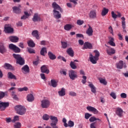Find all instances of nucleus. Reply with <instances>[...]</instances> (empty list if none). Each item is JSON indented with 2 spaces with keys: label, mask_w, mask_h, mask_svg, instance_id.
Segmentation results:
<instances>
[{
  "label": "nucleus",
  "mask_w": 128,
  "mask_h": 128,
  "mask_svg": "<svg viewBox=\"0 0 128 128\" xmlns=\"http://www.w3.org/2000/svg\"><path fill=\"white\" fill-rule=\"evenodd\" d=\"M94 52L95 53V56H92V54H90V62H92L93 64H96L98 60H100V52L98 50H94Z\"/></svg>",
  "instance_id": "f257e3e1"
},
{
  "label": "nucleus",
  "mask_w": 128,
  "mask_h": 128,
  "mask_svg": "<svg viewBox=\"0 0 128 128\" xmlns=\"http://www.w3.org/2000/svg\"><path fill=\"white\" fill-rule=\"evenodd\" d=\"M15 110L16 112V114L20 116H24L26 114V109L25 108L24 106L22 105L16 106L14 107Z\"/></svg>",
  "instance_id": "f03ea898"
},
{
  "label": "nucleus",
  "mask_w": 128,
  "mask_h": 128,
  "mask_svg": "<svg viewBox=\"0 0 128 128\" xmlns=\"http://www.w3.org/2000/svg\"><path fill=\"white\" fill-rule=\"evenodd\" d=\"M12 56L16 60V64L20 66H24V59L22 58V56L18 54H13Z\"/></svg>",
  "instance_id": "7ed1b4c3"
},
{
  "label": "nucleus",
  "mask_w": 128,
  "mask_h": 128,
  "mask_svg": "<svg viewBox=\"0 0 128 128\" xmlns=\"http://www.w3.org/2000/svg\"><path fill=\"white\" fill-rule=\"evenodd\" d=\"M50 106V102L48 99H44L41 101V106L42 108H48Z\"/></svg>",
  "instance_id": "20e7f679"
},
{
  "label": "nucleus",
  "mask_w": 128,
  "mask_h": 128,
  "mask_svg": "<svg viewBox=\"0 0 128 128\" xmlns=\"http://www.w3.org/2000/svg\"><path fill=\"white\" fill-rule=\"evenodd\" d=\"M68 76L70 79L72 80H74L76 78H78V72L74 70H70L68 71Z\"/></svg>",
  "instance_id": "39448f33"
},
{
  "label": "nucleus",
  "mask_w": 128,
  "mask_h": 128,
  "mask_svg": "<svg viewBox=\"0 0 128 128\" xmlns=\"http://www.w3.org/2000/svg\"><path fill=\"white\" fill-rule=\"evenodd\" d=\"M8 48L10 50H12L16 54H18L19 52H20V48L16 46L10 44L8 46Z\"/></svg>",
  "instance_id": "423d86ee"
},
{
  "label": "nucleus",
  "mask_w": 128,
  "mask_h": 128,
  "mask_svg": "<svg viewBox=\"0 0 128 128\" xmlns=\"http://www.w3.org/2000/svg\"><path fill=\"white\" fill-rule=\"evenodd\" d=\"M116 66L117 68L122 70L123 68H126V62H124V61L120 60L118 62L116 63Z\"/></svg>",
  "instance_id": "0eeeda50"
},
{
  "label": "nucleus",
  "mask_w": 128,
  "mask_h": 128,
  "mask_svg": "<svg viewBox=\"0 0 128 128\" xmlns=\"http://www.w3.org/2000/svg\"><path fill=\"white\" fill-rule=\"evenodd\" d=\"M4 32L8 34H12L14 32V28L10 27V25L9 24H6L4 27Z\"/></svg>",
  "instance_id": "6e6552de"
},
{
  "label": "nucleus",
  "mask_w": 128,
  "mask_h": 128,
  "mask_svg": "<svg viewBox=\"0 0 128 128\" xmlns=\"http://www.w3.org/2000/svg\"><path fill=\"white\" fill-rule=\"evenodd\" d=\"M52 8H54L53 10H60V12H64V10H62V8H60V6L56 4V2H54L52 4Z\"/></svg>",
  "instance_id": "1a4fd4ad"
},
{
  "label": "nucleus",
  "mask_w": 128,
  "mask_h": 128,
  "mask_svg": "<svg viewBox=\"0 0 128 128\" xmlns=\"http://www.w3.org/2000/svg\"><path fill=\"white\" fill-rule=\"evenodd\" d=\"M41 72L43 74H50V70H48V66L46 65H43L40 68Z\"/></svg>",
  "instance_id": "9d476101"
},
{
  "label": "nucleus",
  "mask_w": 128,
  "mask_h": 128,
  "mask_svg": "<svg viewBox=\"0 0 128 128\" xmlns=\"http://www.w3.org/2000/svg\"><path fill=\"white\" fill-rule=\"evenodd\" d=\"M10 106V102H2L0 101V108H2L1 110H4L6 108H8Z\"/></svg>",
  "instance_id": "9b49d317"
},
{
  "label": "nucleus",
  "mask_w": 128,
  "mask_h": 128,
  "mask_svg": "<svg viewBox=\"0 0 128 128\" xmlns=\"http://www.w3.org/2000/svg\"><path fill=\"white\" fill-rule=\"evenodd\" d=\"M86 110H88V112H93L94 114H98V110L94 108V107L88 106L86 107Z\"/></svg>",
  "instance_id": "f8f14e48"
},
{
  "label": "nucleus",
  "mask_w": 128,
  "mask_h": 128,
  "mask_svg": "<svg viewBox=\"0 0 128 128\" xmlns=\"http://www.w3.org/2000/svg\"><path fill=\"white\" fill-rule=\"evenodd\" d=\"M21 70L23 74H28L30 72V67L28 65H24L22 68Z\"/></svg>",
  "instance_id": "ddd939ff"
},
{
  "label": "nucleus",
  "mask_w": 128,
  "mask_h": 128,
  "mask_svg": "<svg viewBox=\"0 0 128 128\" xmlns=\"http://www.w3.org/2000/svg\"><path fill=\"white\" fill-rule=\"evenodd\" d=\"M88 48L92 50V45L88 42H85L84 44L82 50H88Z\"/></svg>",
  "instance_id": "4468645a"
},
{
  "label": "nucleus",
  "mask_w": 128,
  "mask_h": 128,
  "mask_svg": "<svg viewBox=\"0 0 128 128\" xmlns=\"http://www.w3.org/2000/svg\"><path fill=\"white\" fill-rule=\"evenodd\" d=\"M6 52V48L4 46V43H0V53L4 54Z\"/></svg>",
  "instance_id": "2eb2a0df"
},
{
  "label": "nucleus",
  "mask_w": 128,
  "mask_h": 128,
  "mask_svg": "<svg viewBox=\"0 0 128 128\" xmlns=\"http://www.w3.org/2000/svg\"><path fill=\"white\" fill-rule=\"evenodd\" d=\"M53 14L55 18L58 20L62 18V14L60 13V12L56 10H53Z\"/></svg>",
  "instance_id": "dca6fc26"
},
{
  "label": "nucleus",
  "mask_w": 128,
  "mask_h": 128,
  "mask_svg": "<svg viewBox=\"0 0 128 128\" xmlns=\"http://www.w3.org/2000/svg\"><path fill=\"white\" fill-rule=\"evenodd\" d=\"M40 16L38 15V13L34 14L33 18H32V20L34 22H40Z\"/></svg>",
  "instance_id": "f3484780"
},
{
  "label": "nucleus",
  "mask_w": 128,
  "mask_h": 128,
  "mask_svg": "<svg viewBox=\"0 0 128 128\" xmlns=\"http://www.w3.org/2000/svg\"><path fill=\"white\" fill-rule=\"evenodd\" d=\"M66 52L70 56H71V58H74V50H72V48H70L68 49H67Z\"/></svg>",
  "instance_id": "a211bd4d"
},
{
  "label": "nucleus",
  "mask_w": 128,
  "mask_h": 128,
  "mask_svg": "<svg viewBox=\"0 0 128 128\" xmlns=\"http://www.w3.org/2000/svg\"><path fill=\"white\" fill-rule=\"evenodd\" d=\"M94 30H92V28L90 26L88 25V28L86 31V34H88L89 36H92Z\"/></svg>",
  "instance_id": "6ab92c4d"
},
{
  "label": "nucleus",
  "mask_w": 128,
  "mask_h": 128,
  "mask_svg": "<svg viewBox=\"0 0 128 128\" xmlns=\"http://www.w3.org/2000/svg\"><path fill=\"white\" fill-rule=\"evenodd\" d=\"M9 40L12 42H18L20 38L16 36H10L9 37Z\"/></svg>",
  "instance_id": "aec40b11"
},
{
  "label": "nucleus",
  "mask_w": 128,
  "mask_h": 128,
  "mask_svg": "<svg viewBox=\"0 0 128 128\" xmlns=\"http://www.w3.org/2000/svg\"><path fill=\"white\" fill-rule=\"evenodd\" d=\"M50 118L52 122L50 124H58V118L56 116H50Z\"/></svg>",
  "instance_id": "412c9836"
},
{
  "label": "nucleus",
  "mask_w": 128,
  "mask_h": 128,
  "mask_svg": "<svg viewBox=\"0 0 128 128\" xmlns=\"http://www.w3.org/2000/svg\"><path fill=\"white\" fill-rule=\"evenodd\" d=\"M123 112L124 111L122 108H116V114H117V116H119V118H122V116Z\"/></svg>",
  "instance_id": "4be33fe9"
},
{
  "label": "nucleus",
  "mask_w": 128,
  "mask_h": 128,
  "mask_svg": "<svg viewBox=\"0 0 128 128\" xmlns=\"http://www.w3.org/2000/svg\"><path fill=\"white\" fill-rule=\"evenodd\" d=\"M12 11L14 14H20L22 10H20V8L18 6H14L12 8Z\"/></svg>",
  "instance_id": "5701e85b"
},
{
  "label": "nucleus",
  "mask_w": 128,
  "mask_h": 128,
  "mask_svg": "<svg viewBox=\"0 0 128 128\" xmlns=\"http://www.w3.org/2000/svg\"><path fill=\"white\" fill-rule=\"evenodd\" d=\"M32 34L34 38H36V40H40V36L38 35V30H33L32 32Z\"/></svg>",
  "instance_id": "b1692460"
},
{
  "label": "nucleus",
  "mask_w": 128,
  "mask_h": 128,
  "mask_svg": "<svg viewBox=\"0 0 128 128\" xmlns=\"http://www.w3.org/2000/svg\"><path fill=\"white\" fill-rule=\"evenodd\" d=\"M109 38V42H108V44H110V46H116V43H114V38L112 37H108Z\"/></svg>",
  "instance_id": "393cba45"
},
{
  "label": "nucleus",
  "mask_w": 128,
  "mask_h": 128,
  "mask_svg": "<svg viewBox=\"0 0 128 128\" xmlns=\"http://www.w3.org/2000/svg\"><path fill=\"white\" fill-rule=\"evenodd\" d=\"M60 96H66V88H62L60 91L58 92Z\"/></svg>",
  "instance_id": "a878e982"
},
{
  "label": "nucleus",
  "mask_w": 128,
  "mask_h": 128,
  "mask_svg": "<svg viewBox=\"0 0 128 128\" xmlns=\"http://www.w3.org/2000/svg\"><path fill=\"white\" fill-rule=\"evenodd\" d=\"M90 18H96V12L95 10H92L89 14Z\"/></svg>",
  "instance_id": "bb28decb"
},
{
  "label": "nucleus",
  "mask_w": 128,
  "mask_h": 128,
  "mask_svg": "<svg viewBox=\"0 0 128 128\" xmlns=\"http://www.w3.org/2000/svg\"><path fill=\"white\" fill-rule=\"evenodd\" d=\"M8 78L10 80H17L16 76L12 72H8Z\"/></svg>",
  "instance_id": "cd10ccee"
},
{
  "label": "nucleus",
  "mask_w": 128,
  "mask_h": 128,
  "mask_svg": "<svg viewBox=\"0 0 128 128\" xmlns=\"http://www.w3.org/2000/svg\"><path fill=\"white\" fill-rule=\"evenodd\" d=\"M3 68H5L6 70H13L14 68H12V66L8 64V63H5L4 64V66H3Z\"/></svg>",
  "instance_id": "c85d7f7f"
},
{
  "label": "nucleus",
  "mask_w": 128,
  "mask_h": 128,
  "mask_svg": "<svg viewBox=\"0 0 128 128\" xmlns=\"http://www.w3.org/2000/svg\"><path fill=\"white\" fill-rule=\"evenodd\" d=\"M106 52L109 56H112V54H116V50L112 48H110L108 50H106Z\"/></svg>",
  "instance_id": "c756f323"
},
{
  "label": "nucleus",
  "mask_w": 128,
  "mask_h": 128,
  "mask_svg": "<svg viewBox=\"0 0 128 128\" xmlns=\"http://www.w3.org/2000/svg\"><path fill=\"white\" fill-rule=\"evenodd\" d=\"M27 100L30 102H34V97L32 94H29L26 96Z\"/></svg>",
  "instance_id": "7c9ffc66"
},
{
  "label": "nucleus",
  "mask_w": 128,
  "mask_h": 128,
  "mask_svg": "<svg viewBox=\"0 0 128 128\" xmlns=\"http://www.w3.org/2000/svg\"><path fill=\"white\" fill-rule=\"evenodd\" d=\"M48 56H49L50 60H56V55L52 54V52H48Z\"/></svg>",
  "instance_id": "2f4dec72"
},
{
  "label": "nucleus",
  "mask_w": 128,
  "mask_h": 128,
  "mask_svg": "<svg viewBox=\"0 0 128 128\" xmlns=\"http://www.w3.org/2000/svg\"><path fill=\"white\" fill-rule=\"evenodd\" d=\"M72 28H74V26L70 24H66L64 26V30L68 31L70 30Z\"/></svg>",
  "instance_id": "473e14b6"
},
{
  "label": "nucleus",
  "mask_w": 128,
  "mask_h": 128,
  "mask_svg": "<svg viewBox=\"0 0 128 128\" xmlns=\"http://www.w3.org/2000/svg\"><path fill=\"white\" fill-rule=\"evenodd\" d=\"M121 20H122V28L124 30V32H126V18L124 17H122L121 18Z\"/></svg>",
  "instance_id": "72a5a7b5"
},
{
  "label": "nucleus",
  "mask_w": 128,
  "mask_h": 128,
  "mask_svg": "<svg viewBox=\"0 0 128 128\" xmlns=\"http://www.w3.org/2000/svg\"><path fill=\"white\" fill-rule=\"evenodd\" d=\"M40 54L41 56H46L44 54H48V50H46V48L44 47L42 48L40 50Z\"/></svg>",
  "instance_id": "f704fd0d"
},
{
  "label": "nucleus",
  "mask_w": 128,
  "mask_h": 128,
  "mask_svg": "<svg viewBox=\"0 0 128 128\" xmlns=\"http://www.w3.org/2000/svg\"><path fill=\"white\" fill-rule=\"evenodd\" d=\"M88 86H90L91 88V91L93 94H96V88L92 84H89Z\"/></svg>",
  "instance_id": "c9c22d12"
},
{
  "label": "nucleus",
  "mask_w": 128,
  "mask_h": 128,
  "mask_svg": "<svg viewBox=\"0 0 128 128\" xmlns=\"http://www.w3.org/2000/svg\"><path fill=\"white\" fill-rule=\"evenodd\" d=\"M108 12V9L104 8L102 12V16H106Z\"/></svg>",
  "instance_id": "e433bc0d"
},
{
  "label": "nucleus",
  "mask_w": 128,
  "mask_h": 128,
  "mask_svg": "<svg viewBox=\"0 0 128 128\" xmlns=\"http://www.w3.org/2000/svg\"><path fill=\"white\" fill-rule=\"evenodd\" d=\"M51 86L53 88H56V86H58V82H56V80H51Z\"/></svg>",
  "instance_id": "4c0bfd02"
},
{
  "label": "nucleus",
  "mask_w": 128,
  "mask_h": 128,
  "mask_svg": "<svg viewBox=\"0 0 128 128\" xmlns=\"http://www.w3.org/2000/svg\"><path fill=\"white\" fill-rule=\"evenodd\" d=\"M28 46H30V48H34L36 46V44L34 42V41L30 40H29L28 42Z\"/></svg>",
  "instance_id": "58836bf2"
},
{
  "label": "nucleus",
  "mask_w": 128,
  "mask_h": 128,
  "mask_svg": "<svg viewBox=\"0 0 128 128\" xmlns=\"http://www.w3.org/2000/svg\"><path fill=\"white\" fill-rule=\"evenodd\" d=\"M11 94H12V98H14V100H18V96L16 94V92L12 91L11 92Z\"/></svg>",
  "instance_id": "ea45409f"
},
{
  "label": "nucleus",
  "mask_w": 128,
  "mask_h": 128,
  "mask_svg": "<svg viewBox=\"0 0 128 128\" xmlns=\"http://www.w3.org/2000/svg\"><path fill=\"white\" fill-rule=\"evenodd\" d=\"M70 66L72 68V70H76L77 66H76V64H74V62L72 61L70 62Z\"/></svg>",
  "instance_id": "a19ab883"
},
{
  "label": "nucleus",
  "mask_w": 128,
  "mask_h": 128,
  "mask_svg": "<svg viewBox=\"0 0 128 128\" xmlns=\"http://www.w3.org/2000/svg\"><path fill=\"white\" fill-rule=\"evenodd\" d=\"M18 92H28V88L26 86H25L23 88H18Z\"/></svg>",
  "instance_id": "79ce46f5"
},
{
  "label": "nucleus",
  "mask_w": 128,
  "mask_h": 128,
  "mask_svg": "<svg viewBox=\"0 0 128 128\" xmlns=\"http://www.w3.org/2000/svg\"><path fill=\"white\" fill-rule=\"evenodd\" d=\"M62 46V48H68V42H61Z\"/></svg>",
  "instance_id": "37998d69"
},
{
  "label": "nucleus",
  "mask_w": 128,
  "mask_h": 128,
  "mask_svg": "<svg viewBox=\"0 0 128 128\" xmlns=\"http://www.w3.org/2000/svg\"><path fill=\"white\" fill-rule=\"evenodd\" d=\"M100 82V84H104V86H106V84H108L106 81V80L104 79V78H100L99 79Z\"/></svg>",
  "instance_id": "c03bdc74"
},
{
  "label": "nucleus",
  "mask_w": 128,
  "mask_h": 128,
  "mask_svg": "<svg viewBox=\"0 0 128 128\" xmlns=\"http://www.w3.org/2000/svg\"><path fill=\"white\" fill-rule=\"evenodd\" d=\"M42 118L44 120H50V116L47 114H44L42 116Z\"/></svg>",
  "instance_id": "a18cd8bd"
},
{
  "label": "nucleus",
  "mask_w": 128,
  "mask_h": 128,
  "mask_svg": "<svg viewBox=\"0 0 128 128\" xmlns=\"http://www.w3.org/2000/svg\"><path fill=\"white\" fill-rule=\"evenodd\" d=\"M74 126V122L72 120H69L68 122V126L70 128H72Z\"/></svg>",
  "instance_id": "49530a36"
},
{
  "label": "nucleus",
  "mask_w": 128,
  "mask_h": 128,
  "mask_svg": "<svg viewBox=\"0 0 128 128\" xmlns=\"http://www.w3.org/2000/svg\"><path fill=\"white\" fill-rule=\"evenodd\" d=\"M20 126H22V124L20 122H16L14 124V128H20Z\"/></svg>",
  "instance_id": "de8ad7c7"
},
{
  "label": "nucleus",
  "mask_w": 128,
  "mask_h": 128,
  "mask_svg": "<svg viewBox=\"0 0 128 128\" xmlns=\"http://www.w3.org/2000/svg\"><path fill=\"white\" fill-rule=\"evenodd\" d=\"M92 116V114H90V113H86L84 118H85L86 120H88L90 118V116Z\"/></svg>",
  "instance_id": "09e8293b"
},
{
  "label": "nucleus",
  "mask_w": 128,
  "mask_h": 128,
  "mask_svg": "<svg viewBox=\"0 0 128 128\" xmlns=\"http://www.w3.org/2000/svg\"><path fill=\"white\" fill-rule=\"evenodd\" d=\"M28 48V51L29 54H36V51L34 50V49L31 48Z\"/></svg>",
  "instance_id": "8fccbe9b"
},
{
  "label": "nucleus",
  "mask_w": 128,
  "mask_h": 128,
  "mask_svg": "<svg viewBox=\"0 0 128 128\" xmlns=\"http://www.w3.org/2000/svg\"><path fill=\"white\" fill-rule=\"evenodd\" d=\"M68 94L71 96H76V93L74 92L71 91L69 92Z\"/></svg>",
  "instance_id": "3c124183"
},
{
  "label": "nucleus",
  "mask_w": 128,
  "mask_h": 128,
  "mask_svg": "<svg viewBox=\"0 0 128 128\" xmlns=\"http://www.w3.org/2000/svg\"><path fill=\"white\" fill-rule=\"evenodd\" d=\"M110 96L114 100H116V92H112L110 94Z\"/></svg>",
  "instance_id": "603ef678"
},
{
  "label": "nucleus",
  "mask_w": 128,
  "mask_h": 128,
  "mask_svg": "<svg viewBox=\"0 0 128 128\" xmlns=\"http://www.w3.org/2000/svg\"><path fill=\"white\" fill-rule=\"evenodd\" d=\"M83 24L84 20H77V24H78V26H82V24Z\"/></svg>",
  "instance_id": "864d4df0"
},
{
  "label": "nucleus",
  "mask_w": 128,
  "mask_h": 128,
  "mask_svg": "<svg viewBox=\"0 0 128 128\" xmlns=\"http://www.w3.org/2000/svg\"><path fill=\"white\" fill-rule=\"evenodd\" d=\"M4 96H6V93L4 92H0V100H2V98H4Z\"/></svg>",
  "instance_id": "5fc2aeb1"
},
{
  "label": "nucleus",
  "mask_w": 128,
  "mask_h": 128,
  "mask_svg": "<svg viewBox=\"0 0 128 128\" xmlns=\"http://www.w3.org/2000/svg\"><path fill=\"white\" fill-rule=\"evenodd\" d=\"M96 117L94 116H92L91 117L90 119L89 120L90 122H94L96 120Z\"/></svg>",
  "instance_id": "6e6d98bb"
},
{
  "label": "nucleus",
  "mask_w": 128,
  "mask_h": 128,
  "mask_svg": "<svg viewBox=\"0 0 128 128\" xmlns=\"http://www.w3.org/2000/svg\"><path fill=\"white\" fill-rule=\"evenodd\" d=\"M83 80H82V83L84 84L86 82V76H82Z\"/></svg>",
  "instance_id": "4d7b16f0"
},
{
  "label": "nucleus",
  "mask_w": 128,
  "mask_h": 128,
  "mask_svg": "<svg viewBox=\"0 0 128 128\" xmlns=\"http://www.w3.org/2000/svg\"><path fill=\"white\" fill-rule=\"evenodd\" d=\"M20 120V117L18 116H16L13 120V122H18Z\"/></svg>",
  "instance_id": "13d9d810"
},
{
  "label": "nucleus",
  "mask_w": 128,
  "mask_h": 128,
  "mask_svg": "<svg viewBox=\"0 0 128 128\" xmlns=\"http://www.w3.org/2000/svg\"><path fill=\"white\" fill-rule=\"evenodd\" d=\"M112 18H118V15H116V14H114V11H112Z\"/></svg>",
  "instance_id": "bf43d9fd"
},
{
  "label": "nucleus",
  "mask_w": 128,
  "mask_h": 128,
  "mask_svg": "<svg viewBox=\"0 0 128 128\" xmlns=\"http://www.w3.org/2000/svg\"><path fill=\"white\" fill-rule=\"evenodd\" d=\"M78 0H69V2H72V4H74L75 6L78 4Z\"/></svg>",
  "instance_id": "052dcab7"
},
{
  "label": "nucleus",
  "mask_w": 128,
  "mask_h": 128,
  "mask_svg": "<svg viewBox=\"0 0 128 128\" xmlns=\"http://www.w3.org/2000/svg\"><path fill=\"white\" fill-rule=\"evenodd\" d=\"M120 96L122 98H126V93L121 94Z\"/></svg>",
  "instance_id": "680f3d73"
},
{
  "label": "nucleus",
  "mask_w": 128,
  "mask_h": 128,
  "mask_svg": "<svg viewBox=\"0 0 128 128\" xmlns=\"http://www.w3.org/2000/svg\"><path fill=\"white\" fill-rule=\"evenodd\" d=\"M108 30L110 32V34H114V30H112V26H110L108 28Z\"/></svg>",
  "instance_id": "e2e57ef3"
},
{
  "label": "nucleus",
  "mask_w": 128,
  "mask_h": 128,
  "mask_svg": "<svg viewBox=\"0 0 128 128\" xmlns=\"http://www.w3.org/2000/svg\"><path fill=\"white\" fill-rule=\"evenodd\" d=\"M76 38H84V34H76Z\"/></svg>",
  "instance_id": "0e129e2a"
},
{
  "label": "nucleus",
  "mask_w": 128,
  "mask_h": 128,
  "mask_svg": "<svg viewBox=\"0 0 128 128\" xmlns=\"http://www.w3.org/2000/svg\"><path fill=\"white\" fill-rule=\"evenodd\" d=\"M50 126L52 128H58V127L56 126V124H50Z\"/></svg>",
  "instance_id": "69168bd1"
},
{
  "label": "nucleus",
  "mask_w": 128,
  "mask_h": 128,
  "mask_svg": "<svg viewBox=\"0 0 128 128\" xmlns=\"http://www.w3.org/2000/svg\"><path fill=\"white\" fill-rule=\"evenodd\" d=\"M78 43H79V44H80V46H84V40H78Z\"/></svg>",
  "instance_id": "338daca9"
},
{
  "label": "nucleus",
  "mask_w": 128,
  "mask_h": 128,
  "mask_svg": "<svg viewBox=\"0 0 128 128\" xmlns=\"http://www.w3.org/2000/svg\"><path fill=\"white\" fill-rule=\"evenodd\" d=\"M94 124H96L95 122L91 124L90 126V128H96V126H94Z\"/></svg>",
  "instance_id": "774afa93"
}]
</instances>
